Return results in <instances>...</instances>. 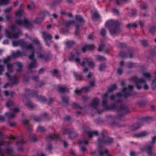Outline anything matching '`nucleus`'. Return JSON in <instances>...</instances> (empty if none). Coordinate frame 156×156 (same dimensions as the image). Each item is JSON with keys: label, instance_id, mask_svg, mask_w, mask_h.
Wrapping results in <instances>:
<instances>
[{"label": "nucleus", "instance_id": "nucleus-13", "mask_svg": "<svg viewBox=\"0 0 156 156\" xmlns=\"http://www.w3.org/2000/svg\"><path fill=\"white\" fill-rule=\"evenodd\" d=\"M14 103L13 101L11 100L8 101L7 102L6 105L8 108L12 107L14 106Z\"/></svg>", "mask_w": 156, "mask_h": 156}, {"label": "nucleus", "instance_id": "nucleus-49", "mask_svg": "<svg viewBox=\"0 0 156 156\" xmlns=\"http://www.w3.org/2000/svg\"><path fill=\"white\" fill-rule=\"evenodd\" d=\"M130 155L131 156H134L135 155V152L133 151H132L130 152Z\"/></svg>", "mask_w": 156, "mask_h": 156}, {"label": "nucleus", "instance_id": "nucleus-25", "mask_svg": "<svg viewBox=\"0 0 156 156\" xmlns=\"http://www.w3.org/2000/svg\"><path fill=\"white\" fill-rule=\"evenodd\" d=\"M99 17V16L98 14L95 13L93 14L92 16V19L94 20H96Z\"/></svg>", "mask_w": 156, "mask_h": 156}, {"label": "nucleus", "instance_id": "nucleus-34", "mask_svg": "<svg viewBox=\"0 0 156 156\" xmlns=\"http://www.w3.org/2000/svg\"><path fill=\"white\" fill-rule=\"evenodd\" d=\"M9 40L8 39H5L3 41V44H9Z\"/></svg>", "mask_w": 156, "mask_h": 156}, {"label": "nucleus", "instance_id": "nucleus-33", "mask_svg": "<svg viewBox=\"0 0 156 156\" xmlns=\"http://www.w3.org/2000/svg\"><path fill=\"white\" fill-rule=\"evenodd\" d=\"M12 85H11L10 83H6L3 86V87L4 88H6L8 86H11Z\"/></svg>", "mask_w": 156, "mask_h": 156}, {"label": "nucleus", "instance_id": "nucleus-21", "mask_svg": "<svg viewBox=\"0 0 156 156\" xmlns=\"http://www.w3.org/2000/svg\"><path fill=\"white\" fill-rule=\"evenodd\" d=\"M147 134V133L145 131L142 132L138 134V136L139 137H143Z\"/></svg>", "mask_w": 156, "mask_h": 156}, {"label": "nucleus", "instance_id": "nucleus-1", "mask_svg": "<svg viewBox=\"0 0 156 156\" xmlns=\"http://www.w3.org/2000/svg\"><path fill=\"white\" fill-rule=\"evenodd\" d=\"M79 55V53H76L70 56V58L71 59L74 60L78 65L80 64L82 66H85L86 64L87 63L90 68H92L94 67V63L92 62L89 61V59L87 58H86L84 61L80 62V59L78 57Z\"/></svg>", "mask_w": 156, "mask_h": 156}, {"label": "nucleus", "instance_id": "nucleus-44", "mask_svg": "<svg viewBox=\"0 0 156 156\" xmlns=\"http://www.w3.org/2000/svg\"><path fill=\"white\" fill-rule=\"evenodd\" d=\"M105 30L104 29H103L101 30V34L104 35L105 34Z\"/></svg>", "mask_w": 156, "mask_h": 156}, {"label": "nucleus", "instance_id": "nucleus-23", "mask_svg": "<svg viewBox=\"0 0 156 156\" xmlns=\"http://www.w3.org/2000/svg\"><path fill=\"white\" fill-rule=\"evenodd\" d=\"M12 45L13 46L16 47L20 45V40L12 41Z\"/></svg>", "mask_w": 156, "mask_h": 156}, {"label": "nucleus", "instance_id": "nucleus-5", "mask_svg": "<svg viewBox=\"0 0 156 156\" xmlns=\"http://www.w3.org/2000/svg\"><path fill=\"white\" fill-rule=\"evenodd\" d=\"M79 143L80 144V147L81 150L83 151H85L86 148L85 147H83V146L88 144V141L86 140H82L80 141L79 142Z\"/></svg>", "mask_w": 156, "mask_h": 156}, {"label": "nucleus", "instance_id": "nucleus-4", "mask_svg": "<svg viewBox=\"0 0 156 156\" xmlns=\"http://www.w3.org/2000/svg\"><path fill=\"white\" fill-rule=\"evenodd\" d=\"M6 75L8 80L11 82V83H10L11 85H12L17 83L18 80L17 76H12L7 73H6Z\"/></svg>", "mask_w": 156, "mask_h": 156}, {"label": "nucleus", "instance_id": "nucleus-61", "mask_svg": "<svg viewBox=\"0 0 156 156\" xmlns=\"http://www.w3.org/2000/svg\"><path fill=\"white\" fill-rule=\"evenodd\" d=\"M133 88V87L132 86H129V88L128 89H126V90H129L130 89H131Z\"/></svg>", "mask_w": 156, "mask_h": 156}, {"label": "nucleus", "instance_id": "nucleus-12", "mask_svg": "<svg viewBox=\"0 0 156 156\" xmlns=\"http://www.w3.org/2000/svg\"><path fill=\"white\" fill-rule=\"evenodd\" d=\"M43 37L45 39H51L52 38L51 36L49 34H48L45 32L42 33Z\"/></svg>", "mask_w": 156, "mask_h": 156}, {"label": "nucleus", "instance_id": "nucleus-22", "mask_svg": "<svg viewBox=\"0 0 156 156\" xmlns=\"http://www.w3.org/2000/svg\"><path fill=\"white\" fill-rule=\"evenodd\" d=\"M74 24V22L73 21H67L66 23V25L67 27L69 26Z\"/></svg>", "mask_w": 156, "mask_h": 156}, {"label": "nucleus", "instance_id": "nucleus-7", "mask_svg": "<svg viewBox=\"0 0 156 156\" xmlns=\"http://www.w3.org/2000/svg\"><path fill=\"white\" fill-rule=\"evenodd\" d=\"M30 24V23L26 19H24L23 20L20 21V26H23L26 27H28Z\"/></svg>", "mask_w": 156, "mask_h": 156}, {"label": "nucleus", "instance_id": "nucleus-39", "mask_svg": "<svg viewBox=\"0 0 156 156\" xmlns=\"http://www.w3.org/2000/svg\"><path fill=\"white\" fill-rule=\"evenodd\" d=\"M4 94L6 96H8L9 95V93L7 90L4 91Z\"/></svg>", "mask_w": 156, "mask_h": 156}, {"label": "nucleus", "instance_id": "nucleus-3", "mask_svg": "<svg viewBox=\"0 0 156 156\" xmlns=\"http://www.w3.org/2000/svg\"><path fill=\"white\" fill-rule=\"evenodd\" d=\"M11 112H7L5 114L6 117L8 119H13L15 117V114L18 112L20 109L18 108H14L10 109Z\"/></svg>", "mask_w": 156, "mask_h": 156}, {"label": "nucleus", "instance_id": "nucleus-16", "mask_svg": "<svg viewBox=\"0 0 156 156\" xmlns=\"http://www.w3.org/2000/svg\"><path fill=\"white\" fill-rule=\"evenodd\" d=\"M24 14V6L23 5H20V17L21 15L23 16Z\"/></svg>", "mask_w": 156, "mask_h": 156}, {"label": "nucleus", "instance_id": "nucleus-56", "mask_svg": "<svg viewBox=\"0 0 156 156\" xmlns=\"http://www.w3.org/2000/svg\"><path fill=\"white\" fill-rule=\"evenodd\" d=\"M28 48L29 49H31V50H32L33 49V48L31 46V45H29L28 47Z\"/></svg>", "mask_w": 156, "mask_h": 156}, {"label": "nucleus", "instance_id": "nucleus-62", "mask_svg": "<svg viewBox=\"0 0 156 156\" xmlns=\"http://www.w3.org/2000/svg\"><path fill=\"white\" fill-rule=\"evenodd\" d=\"M30 68H32L34 67L35 66V63L34 64H31L30 65Z\"/></svg>", "mask_w": 156, "mask_h": 156}, {"label": "nucleus", "instance_id": "nucleus-9", "mask_svg": "<svg viewBox=\"0 0 156 156\" xmlns=\"http://www.w3.org/2000/svg\"><path fill=\"white\" fill-rule=\"evenodd\" d=\"M100 154L101 156H112V155L108 153V151L106 149L103 150L100 153Z\"/></svg>", "mask_w": 156, "mask_h": 156}, {"label": "nucleus", "instance_id": "nucleus-17", "mask_svg": "<svg viewBox=\"0 0 156 156\" xmlns=\"http://www.w3.org/2000/svg\"><path fill=\"white\" fill-rule=\"evenodd\" d=\"M12 57L16 58L20 56V50H18L16 52H13L12 53Z\"/></svg>", "mask_w": 156, "mask_h": 156}, {"label": "nucleus", "instance_id": "nucleus-2", "mask_svg": "<svg viewBox=\"0 0 156 156\" xmlns=\"http://www.w3.org/2000/svg\"><path fill=\"white\" fill-rule=\"evenodd\" d=\"M10 28L14 33H11L8 29H6L5 33L6 37L10 39L17 38L20 34V29H18L17 32H16V26L14 25H12Z\"/></svg>", "mask_w": 156, "mask_h": 156}, {"label": "nucleus", "instance_id": "nucleus-24", "mask_svg": "<svg viewBox=\"0 0 156 156\" xmlns=\"http://www.w3.org/2000/svg\"><path fill=\"white\" fill-rule=\"evenodd\" d=\"M35 5L34 3H32L29 4L27 6L28 8L31 10L34 9V7Z\"/></svg>", "mask_w": 156, "mask_h": 156}, {"label": "nucleus", "instance_id": "nucleus-11", "mask_svg": "<svg viewBox=\"0 0 156 156\" xmlns=\"http://www.w3.org/2000/svg\"><path fill=\"white\" fill-rule=\"evenodd\" d=\"M98 132L96 131H89L87 132L88 136L89 137H91L93 136L96 135Z\"/></svg>", "mask_w": 156, "mask_h": 156}, {"label": "nucleus", "instance_id": "nucleus-38", "mask_svg": "<svg viewBox=\"0 0 156 156\" xmlns=\"http://www.w3.org/2000/svg\"><path fill=\"white\" fill-rule=\"evenodd\" d=\"M105 67V66L104 65H101L99 67V69L100 70H102Z\"/></svg>", "mask_w": 156, "mask_h": 156}, {"label": "nucleus", "instance_id": "nucleus-14", "mask_svg": "<svg viewBox=\"0 0 156 156\" xmlns=\"http://www.w3.org/2000/svg\"><path fill=\"white\" fill-rule=\"evenodd\" d=\"M7 65V69L8 71L10 73H12L13 71L12 67L13 66L12 64H8Z\"/></svg>", "mask_w": 156, "mask_h": 156}, {"label": "nucleus", "instance_id": "nucleus-10", "mask_svg": "<svg viewBox=\"0 0 156 156\" xmlns=\"http://www.w3.org/2000/svg\"><path fill=\"white\" fill-rule=\"evenodd\" d=\"M77 136V134L74 132H70L69 134V138L71 139H74Z\"/></svg>", "mask_w": 156, "mask_h": 156}, {"label": "nucleus", "instance_id": "nucleus-54", "mask_svg": "<svg viewBox=\"0 0 156 156\" xmlns=\"http://www.w3.org/2000/svg\"><path fill=\"white\" fill-rule=\"evenodd\" d=\"M0 155L1 156H5V155L3 153L2 151H1V150L0 149Z\"/></svg>", "mask_w": 156, "mask_h": 156}, {"label": "nucleus", "instance_id": "nucleus-51", "mask_svg": "<svg viewBox=\"0 0 156 156\" xmlns=\"http://www.w3.org/2000/svg\"><path fill=\"white\" fill-rule=\"evenodd\" d=\"M15 125V123L14 122H10V126L11 127Z\"/></svg>", "mask_w": 156, "mask_h": 156}, {"label": "nucleus", "instance_id": "nucleus-26", "mask_svg": "<svg viewBox=\"0 0 156 156\" xmlns=\"http://www.w3.org/2000/svg\"><path fill=\"white\" fill-rule=\"evenodd\" d=\"M12 9V8L11 7H9L5 9L4 12L5 13H8Z\"/></svg>", "mask_w": 156, "mask_h": 156}, {"label": "nucleus", "instance_id": "nucleus-46", "mask_svg": "<svg viewBox=\"0 0 156 156\" xmlns=\"http://www.w3.org/2000/svg\"><path fill=\"white\" fill-rule=\"evenodd\" d=\"M5 120L4 117L2 116H0V121H4Z\"/></svg>", "mask_w": 156, "mask_h": 156}, {"label": "nucleus", "instance_id": "nucleus-41", "mask_svg": "<svg viewBox=\"0 0 156 156\" xmlns=\"http://www.w3.org/2000/svg\"><path fill=\"white\" fill-rule=\"evenodd\" d=\"M15 15L16 16H20V9L18 10L15 13Z\"/></svg>", "mask_w": 156, "mask_h": 156}, {"label": "nucleus", "instance_id": "nucleus-58", "mask_svg": "<svg viewBox=\"0 0 156 156\" xmlns=\"http://www.w3.org/2000/svg\"><path fill=\"white\" fill-rule=\"evenodd\" d=\"M34 57V55L33 54H32L29 56V58L30 59H32Z\"/></svg>", "mask_w": 156, "mask_h": 156}, {"label": "nucleus", "instance_id": "nucleus-42", "mask_svg": "<svg viewBox=\"0 0 156 156\" xmlns=\"http://www.w3.org/2000/svg\"><path fill=\"white\" fill-rule=\"evenodd\" d=\"M83 90L85 91H87L89 90V88L88 87H85L83 88Z\"/></svg>", "mask_w": 156, "mask_h": 156}, {"label": "nucleus", "instance_id": "nucleus-64", "mask_svg": "<svg viewBox=\"0 0 156 156\" xmlns=\"http://www.w3.org/2000/svg\"><path fill=\"white\" fill-rule=\"evenodd\" d=\"M148 86L147 85H145L144 86V88L145 89H147L148 88Z\"/></svg>", "mask_w": 156, "mask_h": 156}, {"label": "nucleus", "instance_id": "nucleus-27", "mask_svg": "<svg viewBox=\"0 0 156 156\" xmlns=\"http://www.w3.org/2000/svg\"><path fill=\"white\" fill-rule=\"evenodd\" d=\"M0 137L3 139H5L8 138V136L3 134L1 131H0Z\"/></svg>", "mask_w": 156, "mask_h": 156}, {"label": "nucleus", "instance_id": "nucleus-57", "mask_svg": "<svg viewBox=\"0 0 156 156\" xmlns=\"http://www.w3.org/2000/svg\"><path fill=\"white\" fill-rule=\"evenodd\" d=\"M88 71V69L87 68H84L83 70V72L86 73Z\"/></svg>", "mask_w": 156, "mask_h": 156}, {"label": "nucleus", "instance_id": "nucleus-36", "mask_svg": "<svg viewBox=\"0 0 156 156\" xmlns=\"http://www.w3.org/2000/svg\"><path fill=\"white\" fill-rule=\"evenodd\" d=\"M42 20V19L40 18H38L36 19L35 20V22L37 23H39L41 22Z\"/></svg>", "mask_w": 156, "mask_h": 156}, {"label": "nucleus", "instance_id": "nucleus-43", "mask_svg": "<svg viewBox=\"0 0 156 156\" xmlns=\"http://www.w3.org/2000/svg\"><path fill=\"white\" fill-rule=\"evenodd\" d=\"M95 85V82L94 81H93L92 82H91L90 83V86L91 87H93Z\"/></svg>", "mask_w": 156, "mask_h": 156}, {"label": "nucleus", "instance_id": "nucleus-19", "mask_svg": "<svg viewBox=\"0 0 156 156\" xmlns=\"http://www.w3.org/2000/svg\"><path fill=\"white\" fill-rule=\"evenodd\" d=\"M11 57L10 56H8L6 58L4 59V62L5 64H9V63L11 59Z\"/></svg>", "mask_w": 156, "mask_h": 156}, {"label": "nucleus", "instance_id": "nucleus-60", "mask_svg": "<svg viewBox=\"0 0 156 156\" xmlns=\"http://www.w3.org/2000/svg\"><path fill=\"white\" fill-rule=\"evenodd\" d=\"M38 57L40 58H42L43 57V55L42 54H41L40 55H38Z\"/></svg>", "mask_w": 156, "mask_h": 156}, {"label": "nucleus", "instance_id": "nucleus-48", "mask_svg": "<svg viewBox=\"0 0 156 156\" xmlns=\"http://www.w3.org/2000/svg\"><path fill=\"white\" fill-rule=\"evenodd\" d=\"M5 144V142L3 141H1L0 142V146H2L4 145Z\"/></svg>", "mask_w": 156, "mask_h": 156}, {"label": "nucleus", "instance_id": "nucleus-47", "mask_svg": "<svg viewBox=\"0 0 156 156\" xmlns=\"http://www.w3.org/2000/svg\"><path fill=\"white\" fill-rule=\"evenodd\" d=\"M68 100V98H67L64 97L62 98V101L64 102H66Z\"/></svg>", "mask_w": 156, "mask_h": 156}, {"label": "nucleus", "instance_id": "nucleus-30", "mask_svg": "<svg viewBox=\"0 0 156 156\" xmlns=\"http://www.w3.org/2000/svg\"><path fill=\"white\" fill-rule=\"evenodd\" d=\"M30 139L32 141H34L36 140V138L35 135H31L30 137Z\"/></svg>", "mask_w": 156, "mask_h": 156}, {"label": "nucleus", "instance_id": "nucleus-20", "mask_svg": "<svg viewBox=\"0 0 156 156\" xmlns=\"http://www.w3.org/2000/svg\"><path fill=\"white\" fill-rule=\"evenodd\" d=\"M76 19L78 23H81L83 21V20L82 17L79 16H76Z\"/></svg>", "mask_w": 156, "mask_h": 156}, {"label": "nucleus", "instance_id": "nucleus-52", "mask_svg": "<svg viewBox=\"0 0 156 156\" xmlns=\"http://www.w3.org/2000/svg\"><path fill=\"white\" fill-rule=\"evenodd\" d=\"M63 143L65 147H66L68 145L67 143L65 141H63Z\"/></svg>", "mask_w": 156, "mask_h": 156}, {"label": "nucleus", "instance_id": "nucleus-40", "mask_svg": "<svg viewBox=\"0 0 156 156\" xmlns=\"http://www.w3.org/2000/svg\"><path fill=\"white\" fill-rule=\"evenodd\" d=\"M93 74L92 73H89L87 76L88 78H90L91 77H92L93 76Z\"/></svg>", "mask_w": 156, "mask_h": 156}, {"label": "nucleus", "instance_id": "nucleus-18", "mask_svg": "<svg viewBox=\"0 0 156 156\" xmlns=\"http://www.w3.org/2000/svg\"><path fill=\"white\" fill-rule=\"evenodd\" d=\"M9 3V0H0V5H7Z\"/></svg>", "mask_w": 156, "mask_h": 156}, {"label": "nucleus", "instance_id": "nucleus-32", "mask_svg": "<svg viewBox=\"0 0 156 156\" xmlns=\"http://www.w3.org/2000/svg\"><path fill=\"white\" fill-rule=\"evenodd\" d=\"M97 59L98 60H103L105 59V58L101 56H98L97 57Z\"/></svg>", "mask_w": 156, "mask_h": 156}, {"label": "nucleus", "instance_id": "nucleus-37", "mask_svg": "<svg viewBox=\"0 0 156 156\" xmlns=\"http://www.w3.org/2000/svg\"><path fill=\"white\" fill-rule=\"evenodd\" d=\"M16 64L18 67V69H17V72H20V62H17Z\"/></svg>", "mask_w": 156, "mask_h": 156}, {"label": "nucleus", "instance_id": "nucleus-50", "mask_svg": "<svg viewBox=\"0 0 156 156\" xmlns=\"http://www.w3.org/2000/svg\"><path fill=\"white\" fill-rule=\"evenodd\" d=\"M19 2L18 1H16L14 3V6H16L18 4Z\"/></svg>", "mask_w": 156, "mask_h": 156}, {"label": "nucleus", "instance_id": "nucleus-8", "mask_svg": "<svg viewBox=\"0 0 156 156\" xmlns=\"http://www.w3.org/2000/svg\"><path fill=\"white\" fill-rule=\"evenodd\" d=\"M119 30L117 27H112L110 29V32L112 35L116 34L119 31Z\"/></svg>", "mask_w": 156, "mask_h": 156}, {"label": "nucleus", "instance_id": "nucleus-29", "mask_svg": "<svg viewBox=\"0 0 156 156\" xmlns=\"http://www.w3.org/2000/svg\"><path fill=\"white\" fill-rule=\"evenodd\" d=\"M104 47V45L103 44H101L100 45L98 48V50L99 51H101Z\"/></svg>", "mask_w": 156, "mask_h": 156}, {"label": "nucleus", "instance_id": "nucleus-15", "mask_svg": "<svg viewBox=\"0 0 156 156\" xmlns=\"http://www.w3.org/2000/svg\"><path fill=\"white\" fill-rule=\"evenodd\" d=\"M85 48L86 49L91 50L94 48L95 46L93 44L87 45L85 46Z\"/></svg>", "mask_w": 156, "mask_h": 156}, {"label": "nucleus", "instance_id": "nucleus-59", "mask_svg": "<svg viewBox=\"0 0 156 156\" xmlns=\"http://www.w3.org/2000/svg\"><path fill=\"white\" fill-rule=\"evenodd\" d=\"M53 17L54 18H56L57 17V16H58L56 14H53Z\"/></svg>", "mask_w": 156, "mask_h": 156}, {"label": "nucleus", "instance_id": "nucleus-28", "mask_svg": "<svg viewBox=\"0 0 156 156\" xmlns=\"http://www.w3.org/2000/svg\"><path fill=\"white\" fill-rule=\"evenodd\" d=\"M6 152L9 154H11L12 152V150L11 149L7 148L5 150Z\"/></svg>", "mask_w": 156, "mask_h": 156}, {"label": "nucleus", "instance_id": "nucleus-6", "mask_svg": "<svg viewBox=\"0 0 156 156\" xmlns=\"http://www.w3.org/2000/svg\"><path fill=\"white\" fill-rule=\"evenodd\" d=\"M151 76L149 73H146L144 75V78L142 79H140L138 80V82L139 83H142L144 82L146 80L150 78Z\"/></svg>", "mask_w": 156, "mask_h": 156}, {"label": "nucleus", "instance_id": "nucleus-53", "mask_svg": "<svg viewBox=\"0 0 156 156\" xmlns=\"http://www.w3.org/2000/svg\"><path fill=\"white\" fill-rule=\"evenodd\" d=\"M16 23L19 25H20V19H18L16 21Z\"/></svg>", "mask_w": 156, "mask_h": 156}, {"label": "nucleus", "instance_id": "nucleus-35", "mask_svg": "<svg viewBox=\"0 0 156 156\" xmlns=\"http://www.w3.org/2000/svg\"><path fill=\"white\" fill-rule=\"evenodd\" d=\"M122 70L121 68H119L118 69L117 72L118 73L120 74L122 72Z\"/></svg>", "mask_w": 156, "mask_h": 156}, {"label": "nucleus", "instance_id": "nucleus-63", "mask_svg": "<svg viewBox=\"0 0 156 156\" xmlns=\"http://www.w3.org/2000/svg\"><path fill=\"white\" fill-rule=\"evenodd\" d=\"M51 27V25H48L47 26V28L48 29L50 28Z\"/></svg>", "mask_w": 156, "mask_h": 156}, {"label": "nucleus", "instance_id": "nucleus-31", "mask_svg": "<svg viewBox=\"0 0 156 156\" xmlns=\"http://www.w3.org/2000/svg\"><path fill=\"white\" fill-rule=\"evenodd\" d=\"M44 128L41 126H39L38 128V131L40 132H43L44 131Z\"/></svg>", "mask_w": 156, "mask_h": 156}, {"label": "nucleus", "instance_id": "nucleus-45", "mask_svg": "<svg viewBox=\"0 0 156 156\" xmlns=\"http://www.w3.org/2000/svg\"><path fill=\"white\" fill-rule=\"evenodd\" d=\"M6 19L7 21H9L10 20V17L8 15H6Z\"/></svg>", "mask_w": 156, "mask_h": 156}, {"label": "nucleus", "instance_id": "nucleus-55", "mask_svg": "<svg viewBox=\"0 0 156 156\" xmlns=\"http://www.w3.org/2000/svg\"><path fill=\"white\" fill-rule=\"evenodd\" d=\"M156 140V136H154L152 138V142H155V140Z\"/></svg>", "mask_w": 156, "mask_h": 156}]
</instances>
